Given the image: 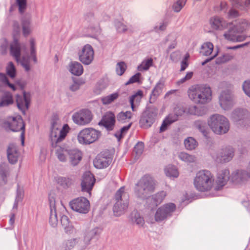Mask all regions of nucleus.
<instances>
[{
    "label": "nucleus",
    "mask_w": 250,
    "mask_h": 250,
    "mask_svg": "<svg viewBox=\"0 0 250 250\" xmlns=\"http://www.w3.org/2000/svg\"><path fill=\"white\" fill-rule=\"evenodd\" d=\"M230 177L228 169H223L219 171L216 178L214 189L216 191L221 190L227 184Z\"/></svg>",
    "instance_id": "16"
},
{
    "label": "nucleus",
    "mask_w": 250,
    "mask_h": 250,
    "mask_svg": "<svg viewBox=\"0 0 250 250\" xmlns=\"http://www.w3.org/2000/svg\"><path fill=\"white\" fill-rule=\"evenodd\" d=\"M126 69V65L124 62H120L117 63L116 71L118 75L119 76L122 75Z\"/></svg>",
    "instance_id": "46"
},
{
    "label": "nucleus",
    "mask_w": 250,
    "mask_h": 250,
    "mask_svg": "<svg viewBox=\"0 0 250 250\" xmlns=\"http://www.w3.org/2000/svg\"><path fill=\"white\" fill-rule=\"evenodd\" d=\"M119 97L118 93H114L104 97L101 101L104 104H109L117 99Z\"/></svg>",
    "instance_id": "37"
},
{
    "label": "nucleus",
    "mask_w": 250,
    "mask_h": 250,
    "mask_svg": "<svg viewBox=\"0 0 250 250\" xmlns=\"http://www.w3.org/2000/svg\"><path fill=\"white\" fill-rule=\"evenodd\" d=\"M56 181L61 186H67L70 184V180L69 178H67L63 177H58L56 178Z\"/></svg>",
    "instance_id": "47"
},
{
    "label": "nucleus",
    "mask_w": 250,
    "mask_h": 250,
    "mask_svg": "<svg viewBox=\"0 0 250 250\" xmlns=\"http://www.w3.org/2000/svg\"><path fill=\"white\" fill-rule=\"evenodd\" d=\"M234 156V150L231 146H227L222 148L217 154V159L220 163H226L229 161Z\"/></svg>",
    "instance_id": "21"
},
{
    "label": "nucleus",
    "mask_w": 250,
    "mask_h": 250,
    "mask_svg": "<svg viewBox=\"0 0 250 250\" xmlns=\"http://www.w3.org/2000/svg\"><path fill=\"white\" fill-rule=\"evenodd\" d=\"M10 54L14 57L17 62H20L22 66L27 71L30 70V66L28 59L23 58L20 61L21 47L19 41L17 39L14 38L13 42L10 45Z\"/></svg>",
    "instance_id": "10"
},
{
    "label": "nucleus",
    "mask_w": 250,
    "mask_h": 250,
    "mask_svg": "<svg viewBox=\"0 0 250 250\" xmlns=\"http://www.w3.org/2000/svg\"><path fill=\"white\" fill-rule=\"evenodd\" d=\"M12 119L10 123L8 124L10 129L13 131H19L21 130V144L24 145L25 126L23 124V120L20 115H17L15 117L10 118Z\"/></svg>",
    "instance_id": "12"
},
{
    "label": "nucleus",
    "mask_w": 250,
    "mask_h": 250,
    "mask_svg": "<svg viewBox=\"0 0 250 250\" xmlns=\"http://www.w3.org/2000/svg\"><path fill=\"white\" fill-rule=\"evenodd\" d=\"M164 87V83L161 82H158L152 91L151 97L155 98L159 96L162 93Z\"/></svg>",
    "instance_id": "35"
},
{
    "label": "nucleus",
    "mask_w": 250,
    "mask_h": 250,
    "mask_svg": "<svg viewBox=\"0 0 250 250\" xmlns=\"http://www.w3.org/2000/svg\"><path fill=\"white\" fill-rule=\"evenodd\" d=\"M167 217L166 214H165L164 211H163V208L160 207L157 210L156 213L155 214V219L156 221H161L165 219H166Z\"/></svg>",
    "instance_id": "43"
},
{
    "label": "nucleus",
    "mask_w": 250,
    "mask_h": 250,
    "mask_svg": "<svg viewBox=\"0 0 250 250\" xmlns=\"http://www.w3.org/2000/svg\"><path fill=\"white\" fill-rule=\"evenodd\" d=\"M100 136V131L91 127L85 128L79 132L77 140L82 145H89L96 141Z\"/></svg>",
    "instance_id": "8"
},
{
    "label": "nucleus",
    "mask_w": 250,
    "mask_h": 250,
    "mask_svg": "<svg viewBox=\"0 0 250 250\" xmlns=\"http://www.w3.org/2000/svg\"><path fill=\"white\" fill-rule=\"evenodd\" d=\"M116 26L118 32L120 33L125 32L128 30L126 25L121 22H117Z\"/></svg>",
    "instance_id": "53"
},
{
    "label": "nucleus",
    "mask_w": 250,
    "mask_h": 250,
    "mask_svg": "<svg viewBox=\"0 0 250 250\" xmlns=\"http://www.w3.org/2000/svg\"><path fill=\"white\" fill-rule=\"evenodd\" d=\"M78 55L80 62L84 64L88 65L93 60L94 52L90 45L86 44L79 52Z\"/></svg>",
    "instance_id": "13"
},
{
    "label": "nucleus",
    "mask_w": 250,
    "mask_h": 250,
    "mask_svg": "<svg viewBox=\"0 0 250 250\" xmlns=\"http://www.w3.org/2000/svg\"><path fill=\"white\" fill-rule=\"evenodd\" d=\"M61 222L62 225L63 226L64 228L65 229H66L67 228L69 227V221L68 217L65 216L63 215L61 217Z\"/></svg>",
    "instance_id": "56"
},
{
    "label": "nucleus",
    "mask_w": 250,
    "mask_h": 250,
    "mask_svg": "<svg viewBox=\"0 0 250 250\" xmlns=\"http://www.w3.org/2000/svg\"><path fill=\"white\" fill-rule=\"evenodd\" d=\"M208 124L212 130L217 134L226 133L229 128L228 119L224 116L218 114L211 116Z\"/></svg>",
    "instance_id": "6"
},
{
    "label": "nucleus",
    "mask_w": 250,
    "mask_h": 250,
    "mask_svg": "<svg viewBox=\"0 0 250 250\" xmlns=\"http://www.w3.org/2000/svg\"><path fill=\"white\" fill-rule=\"evenodd\" d=\"M83 156L82 152L77 149L69 150V158L71 164L76 166L81 161Z\"/></svg>",
    "instance_id": "27"
},
{
    "label": "nucleus",
    "mask_w": 250,
    "mask_h": 250,
    "mask_svg": "<svg viewBox=\"0 0 250 250\" xmlns=\"http://www.w3.org/2000/svg\"><path fill=\"white\" fill-rule=\"evenodd\" d=\"M175 114H170L164 120L163 124L160 127L161 132L165 131L168 125L178 120V117L181 116L184 112L183 108L180 106H176L174 109Z\"/></svg>",
    "instance_id": "14"
},
{
    "label": "nucleus",
    "mask_w": 250,
    "mask_h": 250,
    "mask_svg": "<svg viewBox=\"0 0 250 250\" xmlns=\"http://www.w3.org/2000/svg\"><path fill=\"white\" fill-rule=\"evenodd\" d=\"M179 158L186 162L191 163L195 160V158L192 155H190L185 152H181L179 155Z\"/></svg>",
    "instance_id": "40"
},
{
    "label": "nucleus",
    "mask_w": 250,
    "mask_h": 250,
    "mask_svg": "<svg viewBox=\"0 0 250 250\" xmlns=\"http://www.w3.org/2000/svg\"><path fill=\"white\" fill-rule=\"evenodd\" d=\"M156 183L148 175L142 177L136 184L134 191L139 197L144 198L154 191Z\"/></svg>",
    "instance_id": "4"
},
{
    "label": "nucleus",
    "mask_w": 250,
    "mask_h": 250,
    "mask_svg": "<svg viewBox=\"0 0 250 250\" xmlns=\"http://www.w3.org/2000/svg\"><path fill=\"white\" fill-rule=\"evenodd\" d=\"M102 122L103 125L109 130H112L115 123V116L111 111H108L103 116Z\"/></svg>",
    "instance_id": "23"
},
{
    "label": "nucleus",
    "mask_w": 250,
    "mask_h": 250,
    "mask_svg": "<svg viewBox=\"0 0 250 250\" xmlns=\"http://www.w3.org/2000/svg\"><path fill=\"white\" fill-rule=\"evenodd\" d=\"M59 126L58 119L55 117V119L52 123V130L50 135L51 145L53 147H56L58 143L64 140L70 130V128L67 124L64 125L61 129L59 128Z\"/></svg>",
    "instance_id": "5"
},
{
    "label": "nucleus",
    "mask_w": 250,
    "mask_h": 250,
    "mask_svg": "<svg viewBox=\"0 0 250 250\" xmlns=\"http://www.w3.org/2000/svg\"><path fill=\"white\" fill-rule=\"evenodd\" d=\"M31 45V56L33 58V61L35 62H37V58L36 57V48L35 43L34 39L30 40Z\"/></svg>",
    "instance_id": "49"
},
{
    "label": "nucleus",
    "mask_w": 250,
    "mask_h": 250,
    "mask_svg": "<svg viewBox=\"0 0 250 250\" xmlns=\"http://www.w3.org/2000/svg\"><path fill=\"white\" fill-rule=\"evenodd\" d=\"M153 63V60L151 58L145 60L141 64L138 66V69L139 71L147 70L152 66Z\"/></svg>",
    "instance_id": "38"
},
{
    "label": "nucleus",
    "mask_w": 250,
    "mask_h": 250,
    "mask_svg": "<svg viewBox=\"0 0 250 250\" xmlns=\"http://www.w3.org/2000/svg\"><path fill=\"white\" fill-rule=\"evenodd\" d=\"M7 153L8 159L10 163L15 164L17 162L19 153L15 145L14 144L9 145L7 148Z\"/></svg>",
    "instance_id": "26"
},
{
    "label": "nucleus",
    "mask_w": 250,
    "mask_h": 250,
    "mask_svg": "<svg viewBox=\"0 0 250 250\" xmlns=\"http://www.w3.org/2000/svg\"><path fill=\"white\" fill-rule=\"evenodd\" d=\"M69 71L76 76L81 75L83 71V65L77 62H71L69 64Z\"/></svg>",
    "instance_id": "29"
},
{
    "label": "nucleus",
    "mask_w": 250,
    "mask_h": 250,
    "mask_svg": "<svg viewBox=\"0 0 250 250\" xmlns=\"http://www.w3.org/2000/svg\"><path fill=\"white\" fill-rule=\"evenodd\" d=\"M233 56L229 54H225L217 58L216 62L218 64L225 63L230 61L233 59Z\"/></svg>",
    "instance_id": "42"
},
{
    "label": "nucleus",
    "mask_w": 250,
    "mask_h": 250,
    "mask_svg": "<svg viewBox=\"0 0 250 250\" xmlns=\"http://www.w3.org/2000/svg\"><path fill=\"white\" fill-rule=\"evenodd\" d=\"M13 30L14 31L17 33L18 34H19L20 31V28L19 23L17 21H15L13 23Z\"/></svg>",
    "instance_id": "64"
},
{
    "label": "nucleus",
    "mask_w": 250,
    "mask_h": 250,
    "mask_svg": "<svg viewBox=\"0 0 250 250\" xmlns=\"http://www.w3.org/2000/svg\"><path fill=\"white\" fill-rule=\"evenodd\" d=\"M243 89L246 94L250 97V81L244 82Z\"/></svg>",
    "instance_id": "54"
},
{
    "label": "nucleus",
    "mask_w": 250,
    "mask_h": 250,
    "mask_svg": "<svg viewBox=\"0 0 250 250\" xmlns=\"http://www.w3.org/2000/svg\"><path fill=\"white\" fill-rule=\"evenodd\" d=\"M250 27V23L246 20H239L235 26H230L228 31L224 34V38L228 41L232 42H242L246 38L245 35H236V33H242L247 30Z\"/></svg>",
    "instance_id": "3"
},
{
    "label": "nucleus",
    "mask_w": 250,
    "mask_h": 250,
    "mask_svg": "<svg viewBox=\"0 0 250 250\" xmlns=\"http://www.w3.org/2000/svg\"><path fill=\"white\" fill-rule=\"evenodd\" d=\"M156 116V113L149 110L145 111L140 120V125L144 128L150 127L154 122Z\"/></svg>",
    "instance_id": "20"
},
{
    "label": "nucleus",
    "mask_w": 250,
    "mask_h": 250,
    "mask_svg": "<svg viewBox=\"0 0 250 250\" xmlns=\"http://www.w3.org/2000/svg\"><path fill=\"white\" fill-rule=\"evenodd\" d=\"M193 76V72H188L185 77L182 79H181L179 82L178 83H183L185 82L186 81H188V80H190Z\"/></svg>",
    "instance_id": "59"
},
{
    "label": "nucleus",
    "mask_w": 250,
    "mask_h": 250,
    "mask_svg": "<svg viewBox=\"0 0 250 250\" xmlns=\"http://www.w3.org/2000/svg\"><path fill=\"white\" fill-rule=\"evenodd\" d=\"M166 195V192L164 191H162L151 197H149L146 199V206L151 208L156 207L163 202Z\"/></svg>",
    "instance_id": "19"
},
{
    "label": "nucleus",
    "mask_w": 250,
    "mask_h": 250,
    "mask_svg": "<svg viewBox=\"0 0 250 250\" xmlns=\"http://www.w3.org/2000/svg\"><path fill=\"white\" fill-rule=\"evenodd\" d=\"M71 208L80 213H87L90 209L89 201L84 197H81L75 199L70 202Z\"/></svg>",
    "instance_id": "11"
},
{
    "label": "nucleus",
    "mask_w": 250,
    "mask_h": 250,
    "mask_svg": "<svg viewBox=\"0 0 250 250\" xmlns=\"http://www.w3.org/2000/svg\"><path fill=\"white\" fill-rule=\"evenodd\" d=\"M95 182V179L89 171L85 172L82 177L81 188L83 191L87 192L91 195V191Z\"/></svg>",
    "instance_id": "15"
},
{
    "label": "nucleus",
    "mask_w": 250,
    "mask_h": 250,
    "mask_svg": "<svg viewBox=\"0 0 250 250\" xmlns=\"http://www.w3.org/2000/svg\"><path fill=\"white\" fill-rule=\"evenodd\" d=\"M135 222L137 225L139 226H143L144 224V220L143 218L140 217L139 214H135Z\"/></svg>",
    "instance_id": "60"
},
{
    "label": "nucleus",
    "mask_w": 250,
    "mask_h": 250,
    "mask_svg": "<svg viewBox=\"0 0 250 250\" xmlns=\"http://www.w3.org/2000/svg\"><path fill=\"white\" fill-rule=\"evenodd\" d=\"M190 99L198 104H205L212 99L211 88L207 84H196L192 86L188 90Z\"/></svg>",
    "instance_id": "1"
},
{
    "label": "nucleus",
    "mask_w": 250,
    "mask_h": 250,
    "mask_svg": "<svg viewBox=\"0 0 250 250\" xmlns=\"http://www.w3.org/2000/svg\"><path fill=\"white\" fill-rule=\"evenodd\" d=\"M83 83H80L79 81L75 82L74 83L70 86V89L72 91H75L78 89L80 87V85L83 84Z\"/></svg>",
    "instance_id": "63"
},
{
    "label": "nucleus",
    "mask_w": 250,
    "mask_h": 250,
    "mask_svg": "<svg viewBox=\"0 0 250 250\" xmlns=\"http://www.w3.org/2000/svg\"><path fill=\"white\" fill-rule=\"evenodd\" d=\"M132 123H130L127 126H125L123 127L120 132L119 136H118L117 133L116 134V136L117 137H119V139H121L123 137V136L125 135V134L127 132V130L129 129L130 126H131Z\"/></svg>",
    "instance_id": "51"
},
{
    "label": "nucleus",
    "mask_w": 250,
    "mask_h": 250,
    "mask_svg": "<svg viewBox=\"0 0 250 250\" xmlns=\"http://www.w3.org/2000/svg\"><path fill=\"white\" fill-rule=\"evenodd\" d=\"M73 121L79 125L89 124L93 119V115L88 109H82L75 113L72 117Z\"/></svg>",
    "instance_id": "9"
},
{
    "label": "nucleus",
    "mask_w": 250,
    "mask_h": 250,
    "mask_svg": "<svg viewBox=\"0 0 250 250\" xmlns=\"http://www.w3.org/2000/svg\"><path fill=\"white\" fill-rule=\"evenodd\" d=\"M13 103V100L12 95L10 93H6L1 98L0 102V107L7 106L12 104Z\"/></svg>",
    "instance_id": "34"
},
{
    "label": "nucleus",
    "mask_w": 250,
    "mask_h": 250,
    "mask_svg": "<svg viewBox=\"0 0 250 250\" xmlns=\"http://www.w3.org/2000/svg\"><path fill=\"white\" fill-rule=\"evenodd\" d=\"M2 44L0 47V50L2 54H5L8 47V42L5 40H2Z\"/></svg>",
    "instance_id": "61"
},
{
    "label": "nucleus",
    "mask_w": 250,
    "mask_h": 250,
    "mask_svg": "<svg viewBox=\"0 0 250 250\" xmlns=\"http://www.w3.org/2000/svg\"><path fill=\"white\" fill-rule=\"evenodd\" d=\"M23 35L26 37L31 32L30 21L28 20L24 21L22 23Z\"/></svg>",
    "instance_id": "45"
},
{
    "label": "nucleus",
    "mask_w": 250,
    "mask_h": 250,
    "mask_svg": "<svg viewBox=\"0 0 250 250\" xmlns=\"http://www.w3.org/2000/svg\"><path fill=\"white\" fill-rule=\"evenodd\" d=\"M213 47L212 43L210 42H205L201 46L200 53L204 56H208L212 53Z\"/></svg>",
    "instance_id": "31"
},
{
    "label": "nucleus",
    "mask_w": 250,
    "mask_h": 250,
    "mask_svg": "<svg viewBox=\"0 0 250 250\" xmlns=\"http://www.w3.org/2000/svg\"><path fill=\"white\" fill-rule=\"evenodd\" d=\"M6 73L11 78H14L16 75V69L14 64L9 62L6 67Z\"/></svg>",
    "instance_id": "44"
},
{
    "label": "nucleus",
    "mask_w": 250,
    "mask_h": 250,
    "mask_svg": "<svg viewBox=\"0 0 250 250\" xmlns=\"http://www.w3.org/2000/svg\"><path fill=\"white\" fill-rule=\"evenodd\" d=\"M193 185L195 188L199 191H209L213 187L214 188V176L208 170H201L196 173L194 179Z\"/></svg>",
    "instance_id": "2"
},
{
    "label": "nucleus",
    "mask_w": 250,
    "mask_h": 250,
    "mask_svg": "<svg viewBox=\"0 0 250 250\" xmlns=\"http://www.w3.org/2000/svg\"><path fill=\"white\" fill-rule=\"evenodd\" d=\"M209 24L212 29L215 30H223L230 28L232 25L231 22H227L222 18L218 16H214L210 18Z\"/></svg>",
    "instance_id": "18"
},
{
    "label": "nucleus",
    "mask_w": 250,
    "mask_h": 250,
    "mask_svg": "<svg viewBox=\"0 0 250 250\" xmlns=\"http://www.w3.org/2000/svg\"><path fill=\"white\" fill-rule=\"evenodd\" d=\"M144 144L142 142H139L135 146L134 151L137 155H140L144 150Z\"/></svg>",
    "instance_id": "52"
},
{
    "label": "nucleus",
    "mask_w": 250,
    "mask_h": 250,
    "mask_svg": "<svg viewBox=\"0 0 250 250\" xmlns=\"http://www.w3.org/2000/svg\"><path fill=\"white\" fill-rule=\"evenodd\" d=\"M140 77L141 74L140 73H136L129 79V80L125 83V85H128L131 83L139 82Z\"/></svg>",
    "instance_id": "50"
},
{
    "label": "nucleus",
    "mask_w": 250,
    "mask_h": 250,
    "mask_svg": "<svg viewBox=\"0 0 250 250\" xmlns=\"http://www.w3.org/2000/svg\"><path fill=\"white\" fill-rule=\"evenodd\" d=\"M165 173L168 177H177L179 172L177 169L174 167H170L165 169Z\"/></svg>",
    "instance_id": "39"
},
{
    "label": "nucleus",
    "mask_w": 250,
    "mask_h": 250,
    "mask_svg": "<svg viewBox=\"0 0 250 250\" xmlns=\"http://www.w3.org/2000/svg\"><path fill=\"white\" fill-rule=\"evenodd\" d=\"M187 0H178L172 5V9L175 12H179L185 6Z\"/></svg>",
    "instance_id": "41"
},
{
    "label": "nucleus",
    "mask_w": 250,
    "mask_h": 250,
    "mask_svg": "<svg viewBox=\"0 0 250 250\" xmlns=\"http://www.w3.org/2000/svg\"><path fill=\"white\" fill-rule=\"evenodd\" d=\"M111 162L110 157H104L102 154L98 155L94 160V166L97 168H104L107 167Z\"/></svg>",
    "instance_id": "24"
},
{
    "label": "nucleus",
    "mask_w": 250,
    "mask_h": 250,
    "mask_svg": "<svg viewBox=\"0 0 250 250\" xmlns=\"http://www.w3.org/2000/svg\"><path fill=\"white\" fill-rule=\"evenodd\" d=\"M132 113L130 111L121 112L117 116L118 121L122 123L128 122L132 118Z\"/></svg>",
    "instance_id": "32"
},
{
    "label": "nucleus",
    "mask_w": 250,
    "mask_h": 250,
    "mask_svg": "<svg viewBox=\"0 0 250 250\" xmlns=\"http://www.w3.org/2000/svg\"><path fill=\"white\" fill-rule=\"evenodd\" d=\"M16 102L19 109L24 113L25 110L28 108L30 102L29 95L24 92L23 97L19 96H17Z\"/></svg>",
    "instance_id": "25"
},
{
    "label": "nucleus",
    "mask_w": 250,
    "mask_h": 250,
    "mask_svg": "<svg viewBox=\"0 0 250 250\" xmlns=\"http://www.w3.org/2000/svg\"><path fill=\"white\" fill-rule=\"evenodd\" d=\"M228 16L229 18H235L239 16V13L237 10L232 8L229 11Z\"/></svg>",
    "instance_id": "55"
},
{
    "label": "nucleus",
    "mask_w": 250,
    "mask_h": 250,
    "mask_svg": "<svg viewBox=\"0 0 250 250\" xmlns=\"http://www.w3.org/2000/svg\"><path fill=\"white\" fill-rule=\"evenodd\" d=\"M220 106L224 110H227L232 106L233 101L229 91L223 92L219 97Z\"/></svg>",
    "instance_id": "22"
},
{
    "label": "nucleus",
    "mask_w": 250,
    "mask_h": 250,
    "mask_svg": "<svg viewBox=\"0 0 250 250\" xmlns=\"http://www.w3.org/2000/svg\"><path fill=\"white\" fill-rule=\"evenodd\" d=\"M7 78L4 74L0 73V88L7 83Z\"/></svg>",
    "instance_id": "57"
},
{
    "label": "nucleus",
    "mask_w": 250,
    "mask_h": 250,
    "mask_svg": "<svg viewBox=\"0 0 250 250\" xmlns=\"http://www.w3.org/2000/svg\"><path fill=\"white\" fill-rule=\"evenodd\" d=\"M189 56L188 54H187L185 59L182 61L181 62V71H184L188 66V63L187 62L188 59L189 58Z\"/></svg>",
    "instance_id": "58"
},
{
    "label": "nucleus",
    "mask_w": 250,
    "mask_h": 250,
    "mask_svg": "<svg viewBox=\"0 0 250 250\" xmlns=\"http://www.w3.org/2000/svg\"><path fill=\"white\" fill-rule=\"evenodd\" d=\"M116 202L113 207L115 215L119 216L128 208L129 196L125 192V188L121 187L115 194Z\"/></svg>",
    "instance_id": "7"
},
{
    "label": "nucleus",
    "mask_w": 250,
    "mask_h": 250,
    "mask_svg": "<svg viewBox=\"0 0 250 250\" xmlns=\"http://www.w3.org/2000/svg\"><path fill=\"white\" fill-rule=\"evenodd\" d=\"M161 208H163V211H164L165 214H166L167 217L171 216V214L176 209L175 204L171 203L166 204L161 207Z\"/></svg>",
    "instance_id": "33"
},
{
    "label": "nucleus",
    "mask_w": 250,
    "mask_h": 250,
    "mask_svg": "<svg viewBox=\"0 0 250 250\" xmlns=\"http://www.w3.org/2000/svg\"><path fill=\"white\" fill-rule=\"evenodd\" d=\"M228 9V5L226 2L222 1L220 4V9H215L216 11H219V10L226 12Z\"/></svg>",
    "instance_id": "62"
},
{
    "label": "nucleus",
    "mask_w": 250,
    "mask_h": 250,
    "mask_svg": "<svg viewBox=\"0 0 250 250\" xmlns=\"http://www.w3.org/2000/svg\"><path fill=\"white\" fill-rule=\"evenodd\" d=\"M143 95V93L142 91L138 90L134 95L130 97L129 101L132 111H135L134 102L139 104Z\"/></svg>",
    "instance_id": "30"
},
{
    "label": "nucleus",
    "mask_w": 250,
    "mask_h": 250,
    "mask_svg": "<svg viewBox=\"0 0 250 250\" xmlns=\"http://www.w3.org/2000/svg\"><path fill=\"white\" fill-rule=\"evenodd\" d=\"M16 2L19 6L20 12L21 13H23L26 8V0H16Z\"/></svg>",
    "instance_id": "48"
},
{
    "label": "nucleus",
    "mask_w": 250,
    "mask_h": 250,
    "mask_svg": "<svg viewBox=\"0 0 250 250\" xmlns=\"http://www.w3.org/2000/svg\"><path fill=\"white\" fill-rule=\"evenodd\" d=\"M185 146L187 149L192 150L197 146L196 141L192 137H188L185 140Z\"/></svg>",
    "instance_id": "36"
},
{
    "label": "nucleus",
    "mask_w": 250,
    "mask_h": 250,
    "mask_svg": "<svg viewBox=\"0 0 250 250\" xmlns=\"http://www.w3.org/2000/svg\"><path fill=\"white\" fill-rule=\"evenodd\" d=\"M56 194L51 192L49 194L48 200L50 208V215L49 223L52 227L56 226L58 223V218L56 210Z\"/></svg>",
    "instance_id": "17"
},
{
    "label": "nucleus",
    "mask_w": 250,
    "mask_h": 250,
    "mask_svg": "<svg viewBox=\"0 0 250 250\" xmlns=\"http://www.w3.org/2000/svg\"><path fill=\"white\" fill-rule=\"evenodd\" d=\"M69 150L65 147L58 146L56 147L55 155L58 160L61 162H65L69 157Z\"/></svg>",
    "instance_id": "28"
}]
</instances>
